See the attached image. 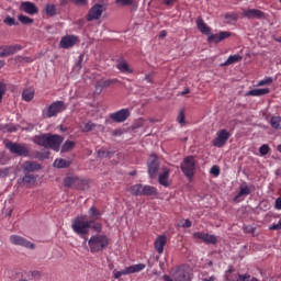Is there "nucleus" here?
Masks as SVG:
<instances>
[{"instance_id": "48", "label": "nucleus", "mask_w": 281, "mask_h": 281, "mask_svg": "<svg viewBox=\"0 0 281 281\" xmlns=\"http://www.w3.org/2000/svg\"><path fill=\"white\" fill-rule=\"evenodd\" d=\"M210 172L211 175H214V177H218V175H221V168H218V166H213Z\"/></svg>"}, {"instance_id": "63", "label": "nucleus", "mask_w": 281, "mask_h": 281, "mask_svg": "<svg viewBox=\"0 0 281 281\" xmlns=\"http://www.w3.org/2000/svg\"><path fill=\"white\" fill-rule=\"evenodd\" d=\"M79 63H82V55H80L79 57Z\"/></svg>"}, {"instance_id": "60", "label": "nucleus", "mask_w": 281, "mask_h": 281, "mask_svg": "<svg viewBox=\"0 0 281 281\" xmlns=\"http://www.w3.org/2000/svg\"><path fill=\"white\" fill-rule=\"evenodd\" d=\"M130 175H131L132 177H135V175H137V171H132Z\"/></svg>"}, {"instance_id": "28", "label": "nucleus", "mask_w": 281, "mask_h": 281, "mask_svg": "<svg viewBox=\"0 0 281 281\" xmlns=\"http://www.w3.org/2000/svg\"><path fill=\"white\" fill-rule=\"evenodd\" d=\"M240 60H243V56L238 54L231 55L225 63L221 64V67H229V65H235V63H240Z\"/></svg>"}, {"instance_id": "10", "label": "nucleus", "mask_w": 281, "mask_h": 281, "mask_svg": "<svg viewBox=\"0 0 281 281\" xmlns=\"http://www.w3.org/2000/svg\"><path fill=\"white\" fill-rule=\"evenodd\" d=\"M229 137H232V134H229L227 130H220L216 133V137L212 140V145L215 146V148H223L229 140Z\"/></svg>"}, {"instance_id": "39", "label": "nucleus", "mask_w": 281, "mask_h": 281, "mask_svg": "<svg viewBox=\"0 0 281 281\" xmlns=\"http://www.w3.org/2000/svg\"><path fill=\"white\" fill-rule=\"evenodd\" d=\"M270 124H271L272 128L280 131L281 130V116H272L270 120Z\"/></svg>"}, {"instance_id": "9", "label": "nucleus", "mask_w": 281, "mask_h": 281, "mask_svg": "<svg viewBox=\"0 0 281 281\" xmlns=\"http://www.w3.org/2000/svg\"><path fill=\"white\" fill-rule=\"evenodd\" d=\"M7 148L12 153V155H18V157H30V149L24 145L9 142L7 143Z\"/></svg>"}, {"instance_id": "53", "label": "nucleus", "mask_w": 281, "mask_h": 281, "mask_svg": "<svg viewBox=\"0 0 281 281\" xmlns=\"http://www.w3.org/2000/svg\"><path fill=\"white\" fill-rule=\"evenodd\" d=\"M274 207H276V210H281V198H278V199L276 200Z\"/></svg>"}, {"instance_id": "30", "label": "nucleus", "mask_w": 281, "mask_h": 281, "mask_svg": "<svg viewBox=\"0 0 281 281\" xmlns=\"http://www.w3.org/2000/svg\"><path fill=\"white\" fill-rule=\"evenodd\" d=\"M196 27L202 34H210L211 32L210 26H207L201 18H198L196 20Z\"/></svg>"}, {"instance_id": "47", "label": "nucleus", "mask_w": 281, "mask_h": 281, "mask_svg": "<svg viewBox=\"0 0 281 281\" xmlns=\"http://www.w3.org/2000/svg\"><path fill=\"white\" fill-rule=\"evenodd\" d=\"M250 278H251V276L249 273L238 274L236 281H249Z\"/></svg>"}, {"instance_id": "13", "label": "nucleus", "mask_w": 281, "mask_h": 281, "mask_svg": "<svg viewBox=\"0 0 281 281\" xmlns=\"http://www.w3.org/2000/svg\"><path fill=\"white\" fill-rule=\"evenodd\" d=\"M193 238L196 240H203L206 245H216L218 243V238L215 235H211L203 232L193 233Z\"/></svg>"}, {"instance_id": "14", "label": "nucleus", "mask_w": 281, "mask_h": 281, "mask_svg": "<svg viewBox=\"0 0 281 281\" xmlns=\"http://www.w3.org/2000/svg\"><path fill=\"white\" fill-rule=\"evenodd\" d=\"M128 117H131V111H128V109H122L110 114V120H113V122H116L119 124L122 122H126Z\"/></svg>"}, {"instance_id": "17", "label": "nucleus", "mask_w": 281, "mask_h": 281, "mask_svg": "<svg viewBox=\"0 0 281 281\" xmlns=\"http://www.w3.org/2000/svg\"><path fill=\"white\" fill-rule=\"evenodd\" d=\"M116 82H120V80L117 79H106V80H99L97 81L95 83V87H94V92L100 95V93H102V90L103 89H109V87H111V85H115Z\"/></svg>"}, {"instance_id": "54", "label": "nucleus", "mask_w": 281, "mask_h": 281, "mask_svg": "<svg viewBox=\"0 0 281 281\" xmlns=\"http://www.w3.org/2000/svg\"><path fill=\"white\" fill-rule=\"evenodd\" d=\"M24 131H27L29 133L34 131V124H27L26 127H24Z\"/></svg>"}, {"instance_id": "22", "label": "nucleus", "mask_w": 281, "mask_h": 281, "mask_svg": "<svg viewBox=\"0 0 281 281\" xmlns=\"http://www.w3.org/2000/svg\"><path fill=\"white\" fill-rule=\"evenodd\" d=\"M158 183L164 188H170V169H162V172L158 176Z\"/></svg>"}, {"instance_id": "31", "label": "nucleus", "mask_w": 281, "mask_h": 281, "mask_svg": "<svg viewBox=\"0 0 281 281\" xmlns=\"http://www.w3.org/2000/svg\"><path fill=\"white\" fill-rule=\"evenodd\" d=\"M143 184H133L132 187H130V192L131 194H133V196H143Z\"/></svg>"}, {"instance_id": "38", "label": "nucleus", "mask_w": 281, "mask_h": 281, "mask_svg": "<svg viewBox=\"0 0 281 281\" xmlns=\"http://www.w3.org/2000/svg\"><path fill=\"white\" fill-rule=\"evenodd\" d=\"M18 21H20V23H22V25H32V23H34V19H32L27 15H23V14H20L18 16Z\"/></svg>"}, {"instance_id": "12", "label": "nucleus", "mask_w": 281, "mask_h": 281, "mask_svg": "<svg viewBox=\"0 0 281 281\" xmlns=\"http://www.w3.org/2000/svg\"><path fill=\"white\" fill-rule=\"evenodd\" d=\"M21 49H23V46L21 44L0 45V58L13 56V54H16V52H21Z\"/></svg>"}, {"instance_id": "50", "label": "nucleus", "mask_w": 281, "mask_h": 281, "mask_svg": "<svg viewBox=\"0 0 281 281\" xmlns=\"http://www.w3.org/2000/svg\"><path fill=\"white\" fill-rule=\"evenodd\" d=\"M181 227H183L184 229H189V227H192V222L190 220H183Z\"/></svg>"}, {"instance_id": "64", "label": "nucleus", "mask_w": 281, "mask_h": 281, "mask_svg": "<svg viewBox=\"0 0 281 281\" xmlns=\"http://www.w3.org/2000/svg\"><path fill=\"white\" fill-rule=\"evenodd\" d=\"M279 227H281V220L279 221Z\"/></svg>"}, {"instance_id": "32", "label": "nucleus", "mask_w": 281, "mask_h": 281, "mask_svg": "<svg viewBox=\"0 0 281 281\" xmlns=\"http://www.w3.org/2000/svg\"><path fill=\"white\" fill-rule=\"evenodd\" d=\"M69 166H71V160L57 158L54 161V167L55 168H69Z\"/></svg>"}, {"instance_id": "24", "label": "nucleus", "mask_w": 281, "mask_h": 281, "mask_svg": "<svg viewBox=\"0 0 281 281\" xmlns=\"http://www.w3.org/2000/svg\"><path fill=\"white\" fill-rule=\"evenodd\" d=\"M166 243H168V237L166 235H160L156 238L154 247L157 254H164V247H166Z\"/></svg>"}, {"instance_id": "21", "label": "nucleus", "mask_w": 281, "mask_h": 281, "mask_svg": "<svg viewBox=\"0 0 281 281\" xmlns=\"http://www.w3.org/2000/svg\"><path fill=\"white\" fill-rule=\"evenodd\" d=\"M229 36H232V33L227 32V31H222L218 34H211L209 35V43H222V41H225V38H229Z\"/></svg>"}, {"instance_id": "56", "label": "nucleus", "mask_w": 281, "mask_h": 281, "mask_svg": "<svg viewBox=\"0 0 281 281\" xmlns=\"http://www.w3.org/2000/svg\"><path fill=\"white\" fill-rule=\"evenodd\" d=\"M270 229H281L280 223H278V224H272V225L270 226Z\"/></svg>"}, {"instance_id": "58", "label": "nucleus", "mask_w": 281, "mask_h": 281, "mask_svg": "<svg viewBox=\"0 0 281 281\" xmlns=\"http://www.w3.org/2000/svg\"><path fill=\"white\" fill-rule=\"evenodd\" d=\"M145 80H146L147 82H153V75H146V76H145Z\"/></svg>"}, {"instance_id": "23", "label": "nucleus", "mask_w": 281, "mask_h": 281, "mask_svg": "<svg viewBox=\"0 0 281 281\" xmlns=\"http://www.w3.org/2000/svg\"><path fill=\"white\" fill-rule=\"evenodd\" d=\"M251 194V187L247 186V182H244L240 188L238 194L234 196V201L237 203H240V198L241 196H249Z\"/></svg>"}, {"instance_id": "7", "label": "nucleus", "mask_w": 281, "mask_h": 281, "mask_svg": "<svg viewBox=\"0 0 281 281\" xmlns=\"http://www.w3.org/2000/svg\"><path fill=\"white\" fill-rule=\"evenodd\" d=\"M180 168L184 177H188V179H192L196 170V160H194L193 156H188L181 162Z\"/></svg>"}, {"instance_id": "33", "label": "nucleus", "mask_w": 281, "mask_h": 281, "mask_svg": "<svg viewBox=\"0 0 281 281\" xmlns=\"http://www.w3.org/2000/svg\"><path fill=\"white\" fill-rule=\"evenodd\" d=\"M143 196H157V188L143 186Z\"/></svg>"}, {"instance_id": "45", "label": "nucleus", "mask_w": 281, "mask_h": 281, "mask_svg": "<svg viewBox=\"0 0 281 281\" xmlns=\"http://www.w3.org/2000/svg\"><path fill=\"white\" fill-rule=\"evenodd\" d=\"M4 23H5V25H9L10 27H12V25H19V23H16V20H14V18H10V16H7L4 19Z\"/></svg>"}, {"instance_id": "46", "label": "nucleus", "mask_w": 281, "mask_h": 281, "mask_svg": "<svg viewBox=\"0 0 281 281\" xmlns=\"http://www.w3.org/2000/svg\"><path fill=\"white\" fill-rule=\"evenodd\" d=\"M116 5H122L123 8L126 5H131L133 0H115Z\"/></svg>"}, {"instance_id": "40", "label": "nucleus", "mask_w": 281, "mask_h": 281, "mask_svg": "<svg viewBox=\"0 0 281 281\" xmlns=\"http://www.w3.org/2000/svg\"><path fill=\"white\" fill-rule=\"evenodd\" d=\"M224 19L228 22V23H236V21H238V14L237 13H226L224 15Z\"/></svg>"}, {"instance_id": "59", "label": "nucleus", "mask_w": 281, "mask_h": 281, "mask_svg": "<svg viewBox=\"0 0 281 281\" xmlns=\"http://www.w3.org/2000/svg\"><path fill=\"white\" fill-rule=\"evenodd\" d=\"M4 65H5V61L0 60V69H3Z\"/></svg>"}, {"instance_id": "37", "label": "nucleus", "mask_w": 281, "mask_h": 281, "mask_svg": "<svg viewBox=\"0 0 281 281\" xmlns=\"http://www.w3.org/2000/svg\"><path fill=\"white\" fill-rule=\"evenodd\" d=\"M44 12L46 16H56V4H46Z\"/></svg>"}, {"instance_id": "35", "label": "nucleus", "mask_w": 281, "mask_h": 281, "mask_svg": "<svg viewBox=\"0 0 281 281\" xmlns=\"http://www.w3.org/2000/svg\"><path fill=\"white\" fill-rule=\"evenodd\" d=\"M76 148V142L74 140H66L61 146V153H69Z\"/></svg>"}, {"instance_id": "4", "label": "nucleus", "mask_w": 281, "mask_h": 281, "mask_svg": "<svg viewBox=\"0 0 281 281\" xmlns=\"http://www.w3.org/2000/svg\"><path fill=\"white\" fill-rule=\"evenodd\" d=\"M63 111H67L65 101H55L42 111V117L44 120H50V117H57Z\"/></svg>"}, {"instance_id": "2", "label": "nucleus", "mask_w": 281, "mask_h": 281, "mask_svg": "<svg viewBox=\"0 0 281 281\" xmlns=\"http://www.w3.org/2000/svg\"><path fill=\"white\" fill-rule=\"evenodd\" d=\"M65 138L58 134H41L35 135L33 137L34 144H37V146H43V148H50L52 150H56L57 153L60 150V145Z\"/></svg>"}, {"instance_id": "43", "label": "nucleus", "mask_w": 281, "mask_h": 281, "mask_svg": "<svg viewBox=\"0 0 281 281\" xmlns=\"http://www.w3.org/2000/svg\"><path fill=\"white\" fill-rule=\"evenodd\" d=\"M273 78L267 77L266 79H262L258 82L257 87H265L266 85H272Z\"/></svg>"}, {"instance_id": "52", "label": "nucleus", "mask_w": 281, "mask_h": 281, "mask_svg": "<svg viewBox=\"0 0 281 281\" xmlns=\"http://www.w3.org/2000/svg\"><path fill=\"white\" fill-rule=\"evenodd\" d=\"M178 0H162L165 5H175V3H177Z\"/></svg>"}, {"instance_id": "29", "label": "nucleus", "mask_w": 281, "mask_h": 281, "mask_svg": "<svg viewBox=\"0 0 281 281\" xmlns=\"http://www.w3.org/2000/svg\"><path fill=\"white\" fill-rule=\"evenodd\" d=\"M116 69H119V71H121V74H133V70L131 69V67L128 66V63H126V60L119 61L116 65Z\"/></svg>"}, {"instance_id": "34", "label": "nucleus", "mask_w": 281, "mask_h": 281, "mask_svg": "<svg viewBox=\"0 0 281 281\" xmlns=\"http://www.w3.org/2000/svg\"><path fill=\"white\" fill-rule=\"evenodd\" d=\"M22 100H24V102H32V100H34V90H32V88L23 90Z\"/></svg>"}, {"instance_id": "26", "label": "nucleus", "mask_w": 281, "mask_h": 281, "mask_svg": "<svg viewBox=\"0 0 281 281\" xmlns=\"http://www.w3.org/2000/svg\"><path fill=\"white\" fill-rule=\"evenodd\" d=\"M98 125L91 121H85L79 125V131L81 133H91V131H95Z\"/></svg>"}, {"instance_id": "25", "label": "nucleus", "mask_w": 281, "mask_h": 281, "mask_svg": "<svg viewBox=\"0 0 281 281\" xmlns=\"http://www.w3.org/2000/svg\"><path fill=\"white\" fill-rule=\"evenodd\" d=\"M22 168L25 172H36L37 170H41V166L38 165V162H34V161H25L22 165Z\"/></svg>"}, {"instance_id": "11", "label": "nucleus", "mask_w": 281, "mask_h": 281, "mask_svg": "<svg viewBox=\"0 0 281 281\" xmlns=\"http://www.w3.org/2000/svg\"><path fill=\"white\" fill-rule=\"evenodd\" d=\"M9 240L11 245H15L19 247H25V249H35L34 244H32L30 240L25 239L24 237L20 235H11L9 237Z\"/></svg>"}, {"instance_id": "61", "label": "nucleus", "mask_w": 281, "mask_h": 281, "mask_svg": "<svg viewBox=\"0 0 281 281\" xmlns=\"http://www.w3.org/2000/svg\"><path fill=\"white\" fill-rule=\"evenodd\" d=\"M277 150H278L279 153H281V144L278 145Z\"/></svg>"}, {"instance_id": "15", "label": "nucleus", "mask_w": 281, "mask_h": 281, "mask_svg": "<svg viewBox=\"0 0 281 281\" xmlns=\"http://www.w3.org/2000/svg\"><path fill=\"white\" fill-rule=\"evenodd\" d=\"M157 172H159V160L157 159V155H151L150 161L148 162V175L150 179H155Z\"/></svg>"}, {"instance_id": "5", "label": "nucleus", "mask_w": 281, "mask_h": 281, "mask_svg": "<svg viewBox=\"0 0 281 281\" xmlns=\"http://www.w3.org/2000/svg\"><path fill=\"white\" fill-rule=\"evenodd\" d=\"M171 276L165 274L162 277L164 281H189L190 274L188 272V267L186 266H179L171 270Z\"/></svg>"}, {"instance_id": "49", "label": "nucleus", "mask_w": 281, "mask_h": 281, "mask_svg": "<svg viewBox=\"0 0 281 281\" xmlns=\"http://www.w3.org/2000/svg\"><path fill=\"white\" fill-rule=\"evenodd\" d=\"M123 133H126L123 128L112 131L113 137H122Z\"/></svg>"}, {"instance_id": "18", "label": "nucleus", "mask_w": 281, "mask_h": 281, "mask_svg": "<svg viewBox=\"0 0 281 281\" xmlns=\"http://www.w3.org/2000/svg\"><path fill=\"white\" fill-rule=\"evenodd\" d=\"M78 43V36L76 35H66L63 36L60 42H59V47L61 49H69L70 47H74Z\"/></svg>"}, {"instance_id": "55", "label": "nucleus", "mask_w": 281, "mask_h": 281, "mask_svg": "<svg viewBox=\"0 0 281 281\" xmlns=\"http://www.w3.org/2000/svg\"><path fill=\"white\" fill-rule=\"evenodd\" d=\"M190 93V88H186L184 91L178 93V95H188Z\"/></svg>"}, {"instance_id": "6", "label": "nucleus", "mask_w": 281, "mask_h": 281, "mask_svg": "<svg viewBox=\"0 0 281 281\" xmlns=\"http://www.w3.org/2000/svg\"><path fill=\"white\" fill-rule=\"evenodd\" d=\"M64 186L74 190H87L89 188V180L76 176L66 177L64 179Z\"/></svg>"}, {"instance_id": "41", "label": "nucleus", "mask_w": 281, "mask_h": 281, "mask_svg": "<svg viewBox=\"0 0 281 281\" xmlns=\"http://www.w3.org/2000/svg\"><path fill=\"white\" fill-rule=\"evenodd\" d=\"M271 151V147H269V145L263 144L259 147V153L261 157H265V155H269V153Z\"/></svg>"}, {"instance_id": "51", "label": "nucleus", "mask_w": 281, "mask_h": 281, "mask_svg": "<svg viewBox=\"0 0 281 281\" xmlns=\"http://www.w3.org/2000/svg\"><path fill=\"white\" fill-rule=\"evenodd\" d=\"M75 5H87L88 0H70Z\"/></svg>"}, {"instance_id": "16", "label": "nucleus", "mask_w": 281, "mask_h": 281, "mask_svg": "<svg viewBox=\"0 0 281 281\" xmlns=\"http://www.w3.org/2000/svg\"><path fill=\"white\" fill-rule=\"evenodd\" d=\"M241 14L245 19H257L259 21L266 16L265 11L258 9H244Z\"/></svg>"}, {"instance_id": "57", "label": "nucleus", "mask_w": 281, "mask_h": 281, "mask_svg": "<svg viewBox=\"0 0 281 281\" xmlns=\"http://www.w3.org/2000/svg\"><path fill=\"white\" fill-rule=\"evenodd\" d=\"M166 36H168V32L161 31L159 34V38H166Z\"/></svg>"}, {"instance_id": "1", "label": "nucleus", "mask_w": 281, "mask_h": 281, "mask_svg": "<svg viewBox=\"0 0 281 281\" xmlns=\"http://www.w3.org/2000/svg\"><path fill=\"white\" fill-rule=\"evenodd\" d=\"M88 215L90 220L87 218V215H78L72 221L71 229L80 238H85L90 229H93L97 234L102 233V223L98 222L102 218V212L98 207L91 206L88 210Z\"/></svg>"}, {"instance_id": "27", "label": "nucleus", "mask_w": 281, "mask_h": 281, "mask_svg": "<svg viewBox=\"0 0 281 281\" xmlns=\"http://www.w3.org/2000/svg\"><path fill=\"white\" fill-rule=\"evenodd\" d=\"M269 88H258V89H252L249 90L246 95H252V97H260V95H267V93H270Z\"/></svg>"}, {"instance_id": "3", "label": "nucleus", "mask_w": 281, "mask_h": 281, "mask_svg": "<svg viewBox=\"0 0 281 281\" xmlns=\"http://www.w3.org/2000/svg\"><path fill=\"white\" fill-rule=\"evenodd\" d=\"M90 254H100L109 247V236L98 233L88 240Z\"/></svg>"}, {"instance_id": "42", "label": "nucleus", "mask_w": 281, "mask_h": 281, "mask_svg": "<svg viewBox=\"0 0 281 281\" xmlns=\"http://www.w3.org/2000/svg\"><path fill=\"white\" fill-rule=\"evenodd\" d=\"M22 180L24 183H34V181H36V178H34V175L32 173H25Z\"/></svg>"}, {"instance_id": "19", "label": "nucleus", "mask_w": 281, "mask_h": 281, "mask_svg": "<svg viewBox=\"0 0 281 281\" xmlns=\"http://www.w3.org/2000/svg\"><path fill=\"white\" fill-rule=\"evenodd\" d=\"M104 11V7L102 4H94L89 13H88V21H98L102 16V12Z\"/></svg>"}, {"instance_id": "20", "label": "nucleus", "mask_w": 281, "mask_h": 281, "mask_svg": "<svg viewBox=\"0 0 281 281\" xmlns=\"http://www.w3.org/2000/svg\"><path fill=\"white\" fill-rule=\"evenodd\" d=\"M20 10L25 12V14H31V16H33L34 14H38V7H36L34 2L30 1L21 2Z\"/></svg>"}, {"instance_id": "44", "label": "nucleus", "mask_w": 281, "mask_h": 281, "mask_svg": "<svg viewBox=\"0 0 281 281\" xmlns=\"http://www.w3.org/2000/svg\"><path fill=\"white\" fill-rule=\"evenodd\" d=\"M177 120H178L179 124H186V111L184 110H181L179 112Z\"/></svg>"}, {"instance_id": "62", "label": "nucleus", "mask_w": 281, "mask_h": 281, "mask_svg": "<svg viewBox=\"0 0 281 281\" xmlns=\"http://www.w3.org/2000/svg\"><path fill=\"white\" fill-rule=\"evenodd\" d=\"M250 281H259L258 278L252 277Z\"/></svg>"}, {"instance_id": "36", "label": "nucleus", "mask_w": 281, "mask_h": 281, "mask_svg": "<svg viewBox=\"0 0 281 281\" xmlns=\"http://www.w3.org/2000/svg\"><path fill=\"white\" fill-rule=\"evenodd\" d=\"M98 155H99V157H101V159H111L113 157V155H115V151H109V150L102 148V149L98 150Z\"/></svg>"}, {"instance_id": "8", "label": "nucleus", "mask_w": 281, "mask_h": 281, "mask_svg": "<svg viewBox=\"0 0 281 281\" xmlns=\"http://www.w3.org/2000/svg\"><path fill=\"white\" fill-rule=\"evenodd\" d=\"M146 269V266L144 263H136L130 267H126L125 269L117 271H113V278L115 280H120L122 276H131V273H139V271H144Z\"/></svg>"}]
</instances>
